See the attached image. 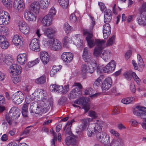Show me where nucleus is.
<instances>
[{
    "mask_svg": "<svg viewBox=\"0 0 146 146\" xmlns=\"http://www.w3.org/2000/svg\"><path fill=\"white\" fill-rule=\"evenodd\" d=\"M19 109L17 107H13L10 110L8 116H6L5 118L9 125L12 123V120H15L19 117L20 115Z\"/></svg>",
    "mask_w": 146,
    "mask_h": 146,
    "instance_id": "1",
    "label": "nucleus"
},
{
    "mask_svg": "<svg viewBox=\"0 0 146 146\" xmlns=\"http://www.w3.org/2000/svg\"><path fill=\"white\" fill-rule=\"evenodd\" d=\"M88 66L86 64H83L81 66V73L84 75L87 73L92 74L96 67V64L95 60H92L90 62H88Z\"/></svg>",
    "mask_w": 146,
    "mask_h": 146,
    "instance_id": "2",
    "label": "nucleus"
},
{
    "mask_svg": "<svg viewBox=\"0 0 146 146\" xmlns=\"http://www.w3.org/2000/svg\"><path fill=\"white\" fill-rule=\"evenodd\" d=\"M37 102H40L41 104H43L45 101H46V91L40 89H36L33 93Z\"/></svg>",
    "mask_w": 146,
    "mask_h": 146,
    "instance_id": "3",
    "label": "nucleus"
},
{
    "mask_svg": "<svg viewBox=\"0 0 146 146\" xmlns=\"http://www.w3.org/2000/svg\"><path fill=\"white\" fill-rule=\"evenodd\" d=\"M84 35L86 36V40L87 42L88 46L89 48H92L96 44V45L98 44L97 42V40H101L100 39H96L94 40L92 38L93 36L92 32L90 31L87 30H84L83 31Z\"/></svg>",
    "mask_w": 146,
    "mask_h": 146,
    "instance_id": "4",
    "label": "nucleus"
},
{
    "mask_svg": "<svg viewBox=\"0 0 146 146\" xmlns=\"http://www.w3.org/2000/svg\"><path fill=\"white\" fill-rule=\"evenodd\" d=\"M48 47L50 49L54 51H58L62 48V43L58 40L53 39L47 41Z\"/></svg>",
    "mask_w": 146,
    "mask_h": 146,
    "instance_id": "5",
    "label": "nucleus"
},
{
    "mask_svg": "<svg viewBox=\"0 0 146 146\" xmlns=\"http://www.w3.org/2000/svg\"><path fill=\"white\" fill-rule=\"evenodd\" d=\"M96 42L98 44L94 49L93 55L94 56L97 57L101 56L102 50L105 46L106 41L104 40H97Z\"/></svg>",
    "mask_w": 146,
    "mask_h": 146,
    "instance_id": "6",
    "label": "nucleus"
},
{
    "mask_svg": "<svg viewBox=\"0 0 146 146\" xmlns=\"http://www.w3.org/2000/svg\"><path fill=\"white\" fill-rule=\"evenodd\" d=\"M146 108L141 106H137L133 110L134 115L143 119H146Z\"/></svg>",
    "mask_w": 146,
    "mask_h": 146,
    "instance_id": "7",
    "label": "nucleus"
},
{
    "mask_svg": "<svg viewBox=\"0 0 146 146\" xmlns=\"http://www.w3.org/2000/svg\"><path fill=\"white\" fill-rule=\"evenodd\" d=\"M24 95L21 92L18 91L13 94L11 96L13 101L17 104H21L24 99Z\"/></svg>",
    "mask_w": 146,
    "mask_h": 146,
    "instance_id": "8",
    "label": "nucleus"
},
{
    "mask_svg": "<svg viewBox=\"0 0 146 146\" xmlns=\"http://www.w3.org/2000/svg\"><path fill=\"white\" fill-rule=\"evenodd\" d=\"M10 19V16L7 12L3 11H0V25L7 24Z\"/></svg>",
    "mask_w": 146,
    "mask_h": 146,
    "instance_id": "9",
    "label": "nucleus"
},
{
    "mask_svg": "<svg viewBox=\"0 0 146 146\" xmlns=\"http://www.w3.org/2000/svg\"><path fill=\"white\" fill-rule=\"evenodd\" d=\"M89 99L87 98H80L78 100H76L75 103L79 104H82L83 108L85 110V113H86L90 109V105L88 102Z\"/></svg>",
    "mask_w": 146,
    "mask_h": 146,
    "instance_id": "10",
    "label": "nucleus"
},
{
    "mask_svg": "<svg viewBox=\"0 0 146 146\" xmlns=\"http://www.w3.org/2000/svg\"><path fill=\"white\" fill-rule=\"evenodd\" d=\"M57 32L56 28L54 27H50L45 29L44 34L49 39L53 38Z\"/></svg>",
    "mask_w": 146,
    "mask_h": 146,
    "instance_id": "11",
    "label": "nucleus"
},
{
    "mask_svg": "<svg viewBox=\"0 0 146 146\" xmlns=\"http://www.w3.org/2000/svg\"><path fill=\"white\" fill-rule=\"evenodd\" d=\"M9 69L10 73L13 75L20 74L22 71L21 67L19 65L16 64H12Z\"/></svg>",
    "mask_w": 146,
    "mask_h": 146,
    "instance_id": "12",
    "label": "nucleus"
},
{
    "mask_svg": "<svg viewBox=\"0 0 146 146\" xmlns=\"http://www.w3.org/2000/svg\"><path fill=\"white\" fill-rule=\"evenodd\" d=\"M51 106L50 104L48 106L44 103L43 104H41L40 102L38 104V107L36 108V110H34L35 113L39 114L41 113H44L47 112Z\"/></svg>",
    "mask_w": 146,
    "mask_h": 146,
    "instance_id": "13",
    "label": "nucleus"
},
{
    "mask_svg": "<svg viewBox=\"0 0 146 146\" xmlns=\"http://www.w3.org/2000/svg\"><path fill=\"white\" fill-rule=\"evenodd\" d=\"M18 25L20 31L23 34L27 35L29 33V27L25 21H19L18 23Z\"/></svg>",
    "mask_w": 146,
    "mask_h": 146,
    "instance_id": "14",
    "label": "nucleus"
},
{
    "mask_svg": "<svg viewBox=\"0 0 146 146\" xmlns=\"http://www.w3.org/2000/svg\"><path fill=\"white\" fill-rule=\"evenodd\" d=\"M116 65V63L114 60H111L108 63L103 69L104 72L110 73L112 72L114 70Z\"/></svg>",
    "mask_w": 146,
    "mask_h": 146,
    "instance_id": "15",
    "label": "nucleus"
},
{
    "mask_svg": "<svg viewBox=\"0 0 146 146\" xmlns=\"http://www.w3.org/2000/svg\"><path fill=\"white\" fill-rule=\"evenodd\" d=\"M124 141L121 138H113L111 139L110 145L105 144L104 146H123Z\"/></svg>",
    "mask_w": 146,
    "mask_h": 146,
    "instance_id": "16",
    "label": "nucleus"
},
{
    "mask_svg": "<svg viewBox=\"0 0 146 146\" xmlns=\"http://www.w3.org/2000/svg\"><path fill=\"white\" fill-rule=\"evenodd\" d=\"M24 15L25 18L29 21H35L36 20V17L35 14L31 10H26Z\"/></svg>",
    "mask_w": 146,
    "mask_h": 146,
    "instance_id": "17",
    "label": "nucleus"
},
{
    "mask_svg": "<svg viewBox=\"0 0 146 146\" xmlns=\"http://www.w3.org/2000/svg\"><path fill=\"white\" fill-rule=\"evenodd\" d=\"M112 79L109 77L106 78L103 82L101 88L104 92H106L111 87L112 84Z\"/></svg>",
    "mask_w": 146,
    "mask_h": 146,
    "instance_id": "18",
    "label": "nucleus"
},
{
    "mask_svg": "<svg viewBox=\"0 0 146 146\" xmlns=\"http://www.w3.org/2000/svg\"><path fill=\"white\" fill-rule=\"evenodd\" d=\"M13 6L15 9L21 11L24 9L25 5L23 0H15Z\"/></svg>",
    "mask_w": 146,
    "mask_h": 146,
    "instance_id": "19",
    "label": "nucleus"
},
{
    "mask_svg": "<svg viewBox=\"0 0 146 146\" xmlns=\"http://www.w3.org/2000/svg\"><path fill=\"white\" fill-rule=\"evenodd\" d=\"M137 58L138 60L137 64L135 61L133 60L132 61V64L135 70H138L139 68H142L144 66V63L141 56L139 54L137 55Z\"/></svg>",
    "mask_w": 146,
    "mask_h": 146,
    "instance_id": "20",
    "label": "nucleus"
},
{
    "mask_svg": "<svg viewBox=\"0 0 146 146\" xmlns=\"http://www.w3.org/2000/svg\"><path fill=\"white\" fill-rule=\"evenodd\" d=\"M29 46L31 49L33 51L38 52L40 50L39 42L37 39H32L30 42Z\"/></svg>",
    "mask_w": 146,
    "mask_h": 146,
    "instance_id": "21",
    "label": "nucleus"
},
{
    "mask_svg": "<svg viewBox=\"0 0 146 146\" xmlns=\"http://www.w3.org/2000/svg\"><path fill=\"white\" fill-rule=\"evenodd\" d=\"M40 58L44 64H46L49 62L50 56L48 52L42 51L40 52Z\"/></svg>",
    "mask_w": 146,
    "mask_h": 146,
    "instance_id": "22",
    "label": "nucleus"
},
{
    "mask_svg": "<svg viewBox=\"0 0 146 146\" xmlns=\"http://www.w3.org/2000/svg\"><path fill=\"white\" fill-rule=\"evenodd\" d=\"M111 31V28L109 23H105L103 26V33L104 38H106L110 35Z\"/></svg>",
    "mask_w": 146,
    "mask_h": 146,
    "instance_id": "23",
    "label": "nucleus"
},
{
    "mask_svg": "<svg viewBox=\"0 0 146 146\" xmlns=\"http://www.w3.org/2000/svg\"><path fill=\"white\" fill-rule=\"evenodd\" d=\"M73 56V55L71 53L64 52L62 54L61 57L63 61L67 62H69L72 60Z\"/></svg>",
    "mask_w": 146,
    "mask_h": 146,
    "instance_id": "24",
    "label": "nucleus"
},
{
    "mask_svg": "<svg viewBox=\"0 0 146 146\" xmlns=\"http://www.w3.org/2000/svg\"><path fill=\"white\" fill-rule=\"evenodd\" d=\"M82 56L84 60L86 62L90 63L92 60H94L91 58L90 54L88 50V48L87 47L84 48Z\"/></svg>",
    "mask_w": 146,
    "mask_h": 146,
    "instance_id": "25",
    "label": "nucleus"
},
{
    "mask_svg": "<svg viewBox=\"0 0 146 146\" xmlns=\"http://www.w3.org/2000/svg\"><path fill=\"white\" fill-rule=\"evenodd\" d=\"M40 6L38 2L34 1L30 5L29 10L33 11L35 14H37L39 12Z\"/></svg>",
    "mask_w": 146,
    "mask_h": 146,
    "instance_id": "26",
    "label": "nucleus"
},
{
    "mask_svg": "<svg viewBox=\"0 0 146 146\" xmlns=\"http://www.w3.org/2000/svg\"><path fill=\"white\" fill-rule=\"evenodd\" d=\"M27 56L25 53L20 54L17 57V61L18 63L20 65H23L27 61Z\"/></svg>",
    "mask_w": 146,
    "mask_h": 146,
    "instance_id": "27",
    "label": "nucleus"
},
{
    "mask_svg": "<svg viewBox=\"0 0 146 146\" xmlns=\"http://www.w3.org/2000/svg\"><path fill=\"white\" fill-rule=\"evenodd\" d=\"M52 19L50 17L46 15L42 19L41 23L43 26L48 27L51 24Z\"/></svg>",
    "mask_w": 146,
    "mask_h": 146,
    "instance_id": "28",
    "label": "nucleus"
},
{
    "mask_svg": "<svg viewBox=\"0 0 146 146\" xmlns=\"http://www.w3.org/2000/svg\"><path fill=\"white\" fill-rule=\"evenodd\" d=\"M9 46V43L5 36H0V46L3 49H6Z\"/></svg>",
    "mask_w": 146,
    "mask_h": 146,
    "instance_id": "29",
    "label": "nucleus"
},
{
    "mask_svg": "<svg viewBox=\"0 0 146 146\" xmlns=\"http://www.w3.org/2000/svg\"><path fill=\"white\" fill-rule=\"evenodd\" d=\"M140 14V16L137 18V21L139 25L145 26L146 25V15L142 13Z\"/></svg>",
    "mask_w": 146,
    "mask_h": 146,
    "instance_id": "30",
    "label": "nucleus"
},
{
    "mask_svg": "<svg viewBox=\"0 0 146 146\" xmlns=\"http://www.w3.org/2000/svg\"><path fill=\"white\" fill-rule=\"evenodd\" d=\"M103 124L104 123L102 121H98L94 127V132L96 133L101 132Z\"/></svg>",
    "mask_w": 146,
    "mask_h": 146,
    "instance_id": "31",
    "label": "nucleus"
},
{
    "mask_svg": "<svg viewBox=\"0 0 146 146\" xmlns=\"http://www.w3.org/2000/svg\"><path fill=\"white\" fill-rule=\"evenodd\" d=\"M51 91L54 92L62 93V86H58L56 84L51 85L50 87Z\"/></svg>",
    "mask_w": 146,
    "mask_h": 146,
    "instance_id": "32",
    "label": "nucleus"
},
{
    "mask_svg": "<svg viewBox=\"0 0 146 146\" xmlns=\"http://www.w3.org/2000/svg\"><path fill=\"white\" fill-rule=\"evenodd\" d=\"M12 42L15 45H21L23 43L20 36L18 35H14L12 38Z\"/></svg>",
    "mask_w": 146,
    "mask_h": 146,
    "instance_id": "33",
    "label": "nucleus"
},
{
    "mask_svg": "<svg viewBox=\"0 0 146 146\" xmlns=\"http://www.w3.org/2000/svg\"><path fill=\"white\" fill-rule=\"evenodd\" d=\"M101 57L106 62L111 57V52L109 50H105L102 52Z\"/></svg>",
    "mask_w": 146,
    "mask_h": 146,
    "instance_id": "34",
    "label": "nucleus"
},
{
    "mask_svg": "<svg viewBox=\"0 0 146 146\" xmlns=\"http://www.w3.org/2000/svg\"><path fill=\"white\" fill-rule=\"evenodd\" d=\"M80 90H78L76 87L72 89L68 95V98L70 99H74L77 97L78 96V92Z\"/></svg>",
    "mask_w": 146,
    "mask_h": 146,
    "instance_id": "35",
    "label": "nucleus"
},
{
    "mask_svg": "<svg viewBox=\"0 0 146 146\" xmlns=\"http://www.w3.org/2000/svg\"><path fill=\"white\" fill-rule=\"evenodd\" d=\"M107 133L105 132H103L102 133L98 134L97 135V139L101 143H104L105 142V139L106 138Z\"/></svg>",
    "mask_w": 146,
    "mask_h": 146,
    "instance_id": "36",
    "label": "nucleus"
},
{
    "mask_svg": "<svg viewBox=\"0 0 146 146\" xmlns=\"http://www.w3.org/2000/svg\"><path fill=\"white\" fill-rule=\"evenodd\" d=\"M50 0H38L40 7L42 9H46L48 7Z\"/></svg>",
    "mask_w": 146,
    "mask_h": 146,
    "instance_id": "37",
    "label": "nucleus"
},
{
    "mask_svg": "<svg viewBox=\"0 0 146 146\" xmlns=\"http://www.w3.org/2000/svg\"><path fill=\"white\" fill-rule=\"evenodd\" d=\"M92 120V119L90 118L84 119L82 120V130L85 129L87 127L89 123L91 122Z\"/></svg>",
    "mask_w": 146,
    "mask_h": 146,
    "instance_id": "38",
    "label": "nucleus"
},
{
    "mask_svg": "<svg viewBox=\"0 0 146 146\" xmlns=\"http://www.w3.org/2000/svg\"><path fill=\"white\" fill-rule=\"evenodd\" d=\"M13 61V60L11 56L7 55L5 56L3 63L7 65H11L12 64Z\"/></svg>",
    "mask_w": 146,
    "mask_h": 146,
    "instance_id": "39",
    "label": "nucleus"
},
{
    "mask_svg": "<svg viewBox=\"0 0 146 146\" xmlns=\"http://www.w3.org/2000/svg\"><path fill=\"white\" fill-rule=\"evenodd\" d=\"M61 67V66L60 65L53 66L50 72V76L52 77L54 76L57 72L60 70Z\"/></svg>",
    "mask_w": 146,
    "mask_h": 146,
    "instance_id": "40",
    "label": "nucleus"
},
{
    "mask_svg": "<svg viewBox=\"0 0 146 146\" xmlns=\"http://www.w3.org/2000/svg\"><path fill=\"white\" fill-rule=\"evenodd\" d=\"M61 7L63 9H66L68 7L69 4L68 0H58Z\"/></svg>",
    "mask_w": 146,
    "mask_h": 146,
    "instance_id": "41",
    "label": "nucleus"
},
{
    "mask_svg": "<svg viewBox=\"0 0 146 146\" xmlns=\"http://www.w3.org/2000/svg\"><path fill=\"white\" fill-rule=\"evenodd\" d=\"M8 32V28L5 26H0V36H5L6 35Z\"/></svg>",
    "mask_w": 146,
    "mask_h": 146,
    "instance_id": "42",
    "label": "nucleus"
},
{
    "mask_svg": "<svg viewBox=\"0 0 146 146\" xmlns=\"http://www.w3.org/2000/svg\"><path fill=\"white\" fill-rule=\"evenodd\" d=\"M46 78L44 75H42L36 79L35 82L37 84H44L46 82Z\"/></svg>",
    "mask_w": 146,
    "mask_h": 146,
    "instance_id": "43",
    "label": "nucleus"
},
{
    "mask_svg": "<svg viewBox=\"0 0 146 146\" xmlns=\"http://www.w3.org/2000/svg\"><path fill=\"white\" fill-rule=\"evenodd\" d=\"M40 102H36L34 103H32L30 105V111L31 113H35L34 110H36V108L38 107V104L40 103Z\"/></svg>",
    "mask_w": 146,
    "mask_h": 146,
    "instance_id": "44",
    "label": "nucleus"
},
{
    "mask_svg": "<svg viewBox=\"0 0 146 146\" xmlns=\"http://www.w3.org/2000/svg\"><path fill=\"white\" fill-rule=\"evenodd\" d=\"M76 142V140L75 139L70 136L68 137L66 140V143L68 146L71 144H75Z\"/></svg>",
    "mask_w": 146,
    "mask_h": 146,
    "instance_id": "45",
    "label": "nucleus"
},
{
    "mask_svg": "<svg viewBox=\"0 0 146 146\" xmlns=\"http://www.w3.org/2000/svg\"><path fill=\"white\" fill-rule=\"evenodd\" d=\"M2 3L4 6L8 9L12 7V0H2Z\"/></svg>",
    "mask_w": 146,
    "mask_h": 146,
    "instance_id": "46",
    "label": "nucleus"
},
{
    "mask_svg": "<svg viewBox=\"0 0 146 146\" xmlns=\"http://www.w3.org/2000/svg\"><path fill=\"white\" fill-rule=\"evenodd\" d=\"M64 29L66 33H68L72 30V28L67 23H65L64 25Z\"/></svg>",
    "mask_w": 146,
    "mask_h": 146,
    "instance_id": "47",
    "label": "nucleus"
},
{
    "mask_svg": "<svg viewBox=\"0 0 146 146\" xmlns=\"http://www.w3.org/2000/svg\"><path fill=\"white\" fill-rule=\"evenodd\" d=\"M133 97H129L123 99L121 100V102L125 104H128L134 100Z\"/></svg>",
    "mask_w": 146,
    "mask_h": 146,
    "instance_id": "48",
    "label": "nucleus"
},
{
    "mask_svg": "<svg viewBox=\"0 0 146 146\" xmlns=\"http://www.w3.org/2000/svg\"><path fill=\"white\" fill-rule=\"evenodd\" d=\"M123 76L128 81L130 80L132 77H133L132 72H131L130 71H127L124 72Z\"/></svg>",
    "mask_w": 146,
    "mask_h": 146,
    "instance_id": "49",
    "label": "nucleus"
},
{
    "mask_svg": "<svg viewBox=\"0 0 146 146\" xmlns=\"http://www.w3.org/2000/svg\"><path fill=\"white\" fill-rule=\"evenodd\" d=\"M102 80L100 77L98 78L95 81L93 84L94 88L97 89L100 87Z\"/></svg>",
    "mask_w": 146,
    "mask_h": 146,
    "instance_id": "50",
    "label": "nucleus"
},
{
    "mask_svg": "<svg viewBox=\"0 0 146 146\" xmlns=\"http://www.w3.org/2000/svg\"><path fill=\"white\" fill-rule=\"evenodd\" d=\"M56 10L55 8L53 7H52L49 10V13L47 15L52 19L53 17L54 16L56 15Z\"/></svg>",
    "mask_w": 146,
    "mask_h": 146,
    "instance_id": "51",
    "label": "nucleus"
},
{
    "mask_svg": "<svg viewBox=\"0 0 146 146\" xmlns=\"http://www.w3.org/2000/svg\"><path fill=\"white\" fill-rule=\"evenodd\" d=\"M92 126L90 125H88L87 130V133L88 136L89 137H92L94 135V132L92 131Z\"/></svg>",
    "mask_w": 146,
    "mask_h": 146,
    "instance_id": "52",
    "label": "nucleus"
},
{
    "mask_svg": "<svg viewBox=\"0 0 146 146\" xmlns=\"http://www.w3.org/2000/svg\"><path fill=\"white\" fill-rule=\"evenodd\" d=\"M139 13L145 15L146 14V3H143L140 7L139 9Z\"/></svg>",
    "mask_w": 146,
    "mask_h": 146,
    "instance_id": "53",
    "label": "nucleus"
},
{
    "mask_svg": "<svg viewBox=\"0 0 146 146\" xmlns=\"http://www.w3.org/2000/svg\"><path fill=\"white\" fill-rule=\"evenodd\" d=\"M115 36L113 35L111 38H110L108 40L106 43L107 46H108L112 44L115 41Z\"/></svg>",
    "mask_w": 146,
    "mask_h": 146,
    "instance_id": "54",
    "label": "nucleus"
},
{
    "mask_svg": "<svg viewBox=\"0 0 146 146\" xmlns=\"http://www.w3.org/2000/svg\"><path fill=\"white\" fill-rule=\"evenodd\" d=\"M66 100V97L64 96L62 97L58 100V104L60 105H63L64 104Z\"/></svg>",
    "mask_w": 146,
    "mask_h": 146,
    "instance_id": "55",
    "label": "nucleus"
},
{
    "mask_svg": "<svg viewBox=\"0 0 146 146\" xmlns=\"http://www.w3.org/2000/svg\"><path fill=\"white\" fill-rule=\"evenodd\" d=\"M69 19L71 22L74 23L76 21L77 18L74 14L72 13L70 16Z\"/></svg>",
    "mask_w": 146,
    "mask_h": 146,
    "instance_id": "56",
    "label": "nucleus"
},
{
    "mask_svg": "<svg viewBox=\"0 0 146 146\" xmlns=\"http://www.w3.org/2000/svg\"><path fill=\"white\" fill-rule=\"evenodd\" d=\"M62 93L66 94L69 90V85L67 84L65 85L64 87L62 86Z\"/></svg>",
    "mask_w": 146,
    "mask_h": 146,
    "instance_id": "57",
    "label": "nucleus"
},
{
    "mask_svg": "<svg viewBox=\"0 0 146 146\" xmlns=\"http://www.w3.org/2000/svg\"><path fill=\"white\" fill-rule=\"evenodd\" d=\"M12 80L14 83L17 84L21 81V78L19 76H16L12 78Z\"/></svg>",
    "mask_w": 146,
    "mask_h": 146,
    "instance_id": "58",
    "label": "nucleus"
},
{
    "mask_svg": "<svg viewBox=\"0 0 146 146\" xmlns=\"http://www.w3.org/2000/svg\"><path fill=\"white\" fill-rule=\"evenodd\" d=\"M104 22L105 23H109L111 19V16H108L104 15Z\"/></svg>",
    "mask_w": 146,
    "mask_h": 146,
    "instance_id": "59",
    "label": "nucleus"
},
{
    "mask_svg": "<svg viewBox=\"0 0 146 146\" xmlns=\"http://www.w3.org/2000/svg\"><path fill=\"white\" fill-rule=\"evenodd\" d=\"M93 89L91 88L86 89L85 91V94L90 96L93 94Z\"/></svg>",
    "mask_w": 146,
    "mask_h": 146,
    "instance_id": "60",
    "label": "nucleus"
},
{
    "mask_svg": "<svg viewBox=\"0 0 146 146\" xmlns=\"http://www.w3.org/2000/svg\"><path fill=\"white\" fill-rule=\"evenodd\" d=\"M110 132L111 134L114 135L116 137H117L120 136V134L117 131L113 129H110Z\"/></svg>",
    "mask_w": 146,
    "mask_h": 146,
    "instance_id": "61",
    "label": "nucleus"
},
{
    "mask_svg": "<svg viewBox=\"0 0 146 146\" xmlns=\"http://www.w3.org/2000/svg\"><path fill=\"white\" fill-rule=\"evenodd\" d=\"M70 41V39L67 36H65L63 39V45L64 46L67 45Z\"/></svg>",
    "mask_w": 146,
    "mask_h": 146,
    "instance_id": "62",
    "label": "nucleus"
},
{
    "mask_svg": "<svg viewBox=\"0 0 146 146\" xmlns=\"http://www.w3.org/2000/svg\"><path fill=\"white\" fill-rule=\"evenodd\" d=\"M88 115L90 117L94 118H95L97 117V115L96 113L93 111H89L88 113Z\"/></svg>",
    "mask_w": 146,
    "mask_h": 146,
    "instance_id": "63",
    "label": "nucleus"
},
{
    "mask_svg": "<svg viewBox=\"0 0 146 146\" xmlns=\"http://www.w3.org/2000/svg\"><path fill=\"white\" fill-rule=\"evenodd\" d=\"M98 4L100 7L101 11H103L106 8V6L104 4L101 2H98Z\"/></svg>",
    "mask_w": 146,
    "mask_h": 146,
    "instance_id": "64",
    "label": "nucleus"
}]
</instances>
